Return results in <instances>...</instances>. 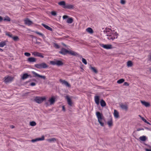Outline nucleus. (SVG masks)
Returning a JSON list of instances; mask_svg holds the SVG:
<instances>
[{"mask_svg":"<svg viewBox=\"0 0 151 151\" xmlns=\"http://www.w3.org/2000/svg\"><path fill=\"white\" fill-rule=\"evenodd\" d=\"M106 35L107 36V38L109 40H113L117 38L118 34L114 30L112 31L111 29L106 28Z\"/></svg>","mask_w":151,"mask_h":151,"instance_id":"1","label":"nucleus"},{"mask_svg":"<svg viewBox=\"0 0 151 151\" xmlns=\"http://www.w3.org/2000/svg\"><path fill=\"white\" fill-rule=\"evenodd\" d=\"M57 96H52L51 97L49 98L48 102L45 103V104L47 105V106L53 105L57 100Z\"/></svg>","mask_w":151,"mask_h":151,"instance_id":"2","label":"nucleus"},{"mask_svg":"<svg viewBox=\"0 0 151 151\" xmlns=\"http://www.w3.org/2000/svg\"><path fill=\"white\" fill-rule=\"evenodd\" d=\"M96 116L98 119V121L101 126H104V123L102 122L103 119V116L102 114L100 112L97 111L96 113Z\"/></svg>","mask_w":151,"mask_h":151,"instance_id":"3","label":"nucleus"},{"mask_svg":"<svg viewBox=\"0 0 151 151\" xmlns=\"http://www.w3.org/2000/svg\"><path fill=\"white\" fill-rule=\"evenodd\" d=\"M35 67L37 68L41 69L47 68L48 67V66L45 63H42L35 64Z\"/></svg>","mask_w":151,"mask_h":151,"instance_id":"4","label":"nucleus"},{"mask_svg":"<svg viewBox=\"0 0 151 151\" xmlns=\"http://www.w3.org/2000/svg\"><path fill=\"white\" fill-rule=\"evenodd\" d=\"M46 98L45 97H36L35 99V101L38 104H40L43 101L45 100Z\"/></svg>","mask_w":151,"mask_h":151,"instance_id":"5","label":"nucleus"},{"mask_svg":"<svg viewBox=\"0 0 151 151\" xmlns=\"http://www.w3.org/2000/svg\"><path fill=\"white\" fill-rule=\"evenodd\" d=\"M4 82L6 83L12 82L13 80V78L10 76L5 77L4 78Z\"/></svg>","mask_w":151,"mask_h":151,"instance_id":"6","label":"nucleus"},{"mask_svg":"<svg viewBox=\"0 0 151 151\" xmlns=\"http://www.w3.org/2000/svg\"><path fill=\"white\" fill-rule=\"evenodd\" d=\"M32 73L33 74V75L34 77H38L39 78H42L44 80H45L46 78V77L45 76L40 75L35 72V71H33L32 72Z\"/></svg>","mask_w":151,"mask_h":151,"instance_id":"7","label":"nucleus"},{"mask_svg":"<svg viewBox=\"0 0 151 151\" xmlns=\"http://www.w3.org/2000/svg\"><path fill=\"white\" fill-rule=\"evenodd\" d=\"M60 82L61 84L63 85H65L66 86L70 87H71V85L70 84H69L67 81H65V80H63L62 79H60Z\"/></svg>","mask_w":151,"mask_h":151,"instance_id":"8","label":"nucleus"},{"mask_svg":"<svg viewBox=\"0 0 151 151\" xmlns=\"http://www.w3.org/2000/svg\"><path fill=\"white\" fill-rule=\"evenodd\" d=\"M33 55L35 56L41 58H43L44 56L42 55V54L37 52L36 51L34 52H32Z\"/></svg>","mask_w":151,"mask_h":151,"instance_id":"9","label":"nucleus"},{"mask_svg":"<svg viewBox=\"0 0 151 151\" xmlns=\"http://www.w3.org/2000/svg\"><path fill=\"white\" fill-rule=\"evenodd\" d=\"M68 52V50L65 49V48H63L59 52V53L63 55H65Z\"/></svg>","mask_w":151,"mask_h":151,"instance_id":"10","label":"nucleus"},{"mask_svg":"<svg viewBox=\"0 0 151 151\" xmlns=\"http://www.w3.org/2000/svg\"><path fill=\"white\" fill-rule=\"evenodd\" d=\"M101 46L106 49H111L112 48V46L111 45H104L102 44L101 45Z\"/></svg>","mask_w":151,"mask_h":151,"instance_id":"11","label":"nucleus"},{"mask_svg":"<svg viewBox=\"0 0 151 151\" xmlns=\"http://www.w3.org/2000/svg\"><path fill=\"white\" fill-rule=\"evenodd\" d=\"M64 8L67 9H74V6L73 5L69 4H66V5L65 6V7H64Z\"/></svg>","mask_w":151,"mask_h":151,"instance_id":"12","label":"nucleus"},{"mask_svg":"<svg viewBox=\"0 0 151 151\" xmlns=\"http://www.w3.org/2000/svg\"><path fill=\"white\" fill-rule=\"evenodd\" d=\"M65 98L67 100L68 104V105L70 106H71L72 104V102L71 99L68 96H66Z\"/></svg>","mask_w":151,"mask_h":151,"instance_id":"13","label":"nucleus"},{"mask_svg":"<svg viewBox=\"0 0 151 151\" xmlns=\"http://www.w3.org/2000/svg\"><path fill=\"white\" fill-rule=\"evenodd\" d=\"M36 61V59L33 57H30L27 59V61L30 63L35 62Z\"/></svg>","mask_w":151,"mask_h":151,"instance_id":"14","label":"nucleus"},{"mask_svg":"<svg viewBox=\"0 0 151 151\" xmlns=\"http://www.w3.org/2000/svg\"><path fill=\"white\" fill-rule=\"evenodd\" d=\"M120 106L121 108L123 110L127 111L128 109L127 105L126 104H120Z\"/></svg>","mask_w":151,"mask_h":151,"instance_id":"15","label":"nucleus"},{"mask_svg":"<svg viewBox=\"0 0 151 151\" xmlns=\"http://www.w3.org/2000/svg\"><path fill=\"white\" fill-rule=\"evenodd\" d=\"M24 23L28 25H30L32 24V22L28 19H26L24 20Z\"/></svg>","mask_w":151,"mask_h":151,"instance_id":"16","label":"nucleus"},{"mask_svg":"<svg viewBox=\"0 0 151 151\" xmlns=\"http://www.w3.org/2000/svg\"><path fill=\"white\" fill-rule=\"evenodd\" d=\"M141 102L142 105H144L146 107H149L150 106V104L149 103L145 101H141Z\"/></svg>","mask_w":151,"mask_h":151,"instance_id":"17","label":"nucleus"},{"mask_svg":"<svg viewBox=\"0 0 151 151\" xmlns=\"http://www.w3.org/2000/svg\"><path fill=\"white\" fill-rule=\"evenodd\" d=\"M42 25L47 29L52 31V29L48 26L43 23H42Z\"/></svg>","mask_w":151,"mask_h":151,"instance_id":"18","label":"nucleus"},{"mask_svg":"<svg viewBox=\"0 0 151 151\" xmlns=\"http://www.w3.org/2000/svg\"><path fill=\"white\" fill-rule=\"evenodd\" d=\"M95 101L96 104H99V96H95Z\"/></svg>","mask_w":151,"mask_h":151,"instance_id":"19","label":"nucleus"},{"mask_svg":"<svg viewBox=\"0 0 151 151\" xmlns=\"http://www.w3.org/2000/svg\"><path fill=\"white\" fill-rule=\"evenodd\" d=\"M68 53L71 55L74 56H77L78 55V54L73 51H68Z\"/></svg>","mask_w":151,"mask_h":151,"instance_id":"20","label":"nucleus"},{"mask_svg":"<svg viewBox=\"0 0 151 151\" xmlns=\"http://www.w3.org/2000/svg\"><path fill=\"white\" fill-rule=\"evenodd\" d=\"M57 139L55 138H53L47 139V141L50 142H55L56 141Z\"/></svg>","mask_w":151,"mask_h":151,"instance_id":"21","label":"nucleus"},{"mask_svg":"<svg viewBox=\"0 0 151 151\" xmlns=\"http://www.w3.org/2000/svg\"><path fill=\"white\" fill-rule=\"evenodd\" d=\"M58 4L59 5L63 6V7L64 8V7H65L66 4L65 1H62L58 2Z\"/></svg>","mask_w":151,"mask_h":151,"instance_id":"22","label":"nucleus"},{"mask_svg":"<svg viewBox=\"0 0 151 151\" xmlns=\"http://www.w3.org/2000/svg\"><path fill=\"white\" fill-rule=\"evenodd\" d=\"M100 103L102 107H104L106 106V103L105 101L103 100H101Z\"/></svg>","mask_w":151,"mask_h":151,"instance_id":"23","label":"nucleus"},{"mask_svg":"<svg viewBox=\"0 0 151 151\" xmlns=\"http://www.w3.org/2000/svg\"><path fill=\"white\" fill-rule=\"evenodd\" d=\"M6 45V41H2L0 42V47H3Z\"/></svg>","mask_w":151,"mask_h":151,"instance_id":"24","label":"nucleus"},{"mask_svg":"<svg viewBox=\"0 0 151 151\" xmlns=\"http://www.w3.org/2000/svg\"><path fill=\"white\" fill-rule=\"evenodd\" d=\"M114 116L115 117L117 118L119 116V113L116 110H114Z\"/></svg>","mask_w":151,"mask_h":151,"instance_id":"25","label":"nucleus"},{"mask_svg":"<svg viewBox=\"0 0 151 151\" xmlns=\"http://www.w3.org/2000/svg\"><path fill=\"white\" fill-rule=\"evenodd\" d=\"M73 19L72 18H69L67 20V22L69 24H71L73 23Z\"/></svg>","mask_w":151,"mask_h":151,"instance_id":"26","label":"nucleus"},{"mask_svg":"<svg viewBox=\"0 0 151 151\" xmlns=\"http://www.w3.org/2000/svg\"><path fill=\"white\" fill-rule=\"evenodd\" d=\"M29 76V75H28L27 73H24L23 75L22 76V78L23 80H24L27 78Z\"/></svg>","mask_w":151,"mask_h":151,"instance_id":"27","label":"nucleus"},{"mask_svg":"<svg viewBox=\"0 0 151 151\" xmlns=\"http://www.w3.org/2000/svg\"><path fill=\"white\" fill-rule=\"evenodd\" d=\"M63 64V63L61 61L57 60L56 61V65L58 66L62 65Z\"/></svg>","mask_w":151,"mask_h":151,"instance_id":"28","label":"nucleus"},{"mask_svg":"<svg viewBox=\"0 0 151 151\" xmlns=\"http://www.w3.org/2000/svg\"><path fill=\"white\" fill-rule=\"evenodd\" d=\"M139 139L142 141H145L146 139V137L145 136H142L139 137Z\"/></svg>","mask_w":151,"mask_h":151,"instance_id":"29","label":"nucleus"},{"mask_svg":"<svg viewBox=\"0 0 151 151\" xmlns=\"http://www.w3.org/2000/svg\"><path fill=\"white\" fill-rule=\"evenodd\" d=\"M3 20L5 21L9 22L11 21V19L8 16H6L5 17H4Z\"/></svg>","mask_w":151,"mask_h":151,"instance_id":"30","label":"nucleus"},{"mask_svg":"<svg viewBox=\"0 0 151 151\" xmlns=\"http://www.w3.org/2000/svg\"><path fill=\"white\" fill-rule=\"evenodd\" d=\"M86 31L89 33H92L93 32V29L90 27H88L86 29Z\"/></svg>","mask_w":151,"mask_h":151,"instance_id":"31","label":"nucleus"},{"mask_svg":"<svg viewBox=\"0 0 151 151\" xmlns=\"http://www.w3.org/2000/svg\"><path fill=\"white\" fill-rule=\"evenodd\" d=\"M127 65L128 67L132 66L133 65L132 62L131 61H128L127 63Z\"/></svg>","mask_w":151,"mask_h":151,"instance_id":"32","label":"nucleus"},{"mask_svg":"<svg viewBox=\"0 0 151 151\" xmlns=\"http://www.w3.org/2000/svg\"><path fill=\"white\" fill-rule=\"evenodd\" d=\"M37 141H39L43 140L45 139V137L43 135L42 136V137L41 138H37Z\"/></svg>","mask_w":151,"mask_h":151,"instance_id":"33","label":"nucleus"},{"mask_svg":"<svg viewBox=\"0 0 151 151\" xmlns=\"http://www.w3.org/2000/svg\"><path fill=\"white\" fill-rule=\"evenodd\" d=\"M124 79H121L117 81V83L119 84H121L124 82Z\"/></svg>","mask_w":151,"mask_h":151,"instance_id":"34","label":"nucleus"},{"mask_svg":"<svg viewBox=\"0 0 151 151\" xmlns=\"http://www.w3.org/2000/svg\"><path fill=\"white\" fill-rule=\"evenodd\" d=\"M107 124L109 127L112 126L113 125V122L112 119H111L110 121H108L107 122Z\"/></svg>","mask_w":151,"mask_h":151,"instance_id":"35","label":"nucleus"},{"mask_svg":"<svg viewBox=\"0 0 151 151\" xmlns=\"http://www.w3.org/2000/svg\"><path fill=\"white\" fill-rule=\"evenodd\" d=\"M5 34L6 35L12 38V35L11 34V33L9 32H6Z\"/></svg>","mask_w":151,"mask_h":151,"instance_id":"36","label":"nucleus"},{"mask_svg":"<svg viewBox=\"0 0 151 151\" xmlns=\"http://www.w3.org/2000/svg\"><path fill=\"white\" fill-rule=\"evenodd\" d=\"M30 124L31 126H34L36 125V124L35 122L32 121L30 122Z\"/></svg>","mask_w":151,"mask_h":151,"instance_id":"37","label":"nucleus"},{"mask_svg":"<svg viewBox=\"0 0 151 151\" xmlns=\"http://www.w3.org/2000/svg\"><path fill=\"white\" fill-rule=\"evenodd\" d=\"M54 47L55 48H56L57 49H58L60 47V46L55 43H54Z\"/></svg>","mask_w":151,"mask_h":151,"instance_id":"38","label":"nucleus"},{"mask_svg":"<svg viewBox=\"0 0 151 151\" xmlns=\"http://www.w3.org/2000/svg\"><path fill=\"white\" fill-rule=\"evenodd\" d=\"M12 38L14 41H17L19 39L18 37L17 36H15L14 37H12Z\"/></svg>","mask_w":151,"mask_h":151,"instance_id":"39","label":"nucleus"},{"mask_svg":"<svg viewBox=\"0 0 151 151\" xmlns=\"http://www.w3.org/2000/svg\"><path fill=\"white\" fill-rule=\"evenodd\" d=\"M91 69L95 73H97V70L96 69V68L94 67H91Z\"/></svg>","mask_w":151,"mask_h":151,"instance_id":"40","label":"nucleus"},{"mask_svg":"<svg viewBox=\"0 0 151 151\" xmlns=\"http://www.w3.org/2000/svg\"><path fill=\"white\" fill-rule=\"evenodd\" d=\"M35 32L36 34L38 35H39L43 37L44 36V35L43 34H42V33H40L38 31H35Z\"/></svg>","mask_w":151,"mask_h":151,"instance_id":"41","label":"nucleus"},{"mask_svg":"<svg viewBox=\"0 0 151 151\" xmlns=\"http://www.w3.org/2000/svg\"><path fill=\"white\" fill-rule=\"evenodd\" d=\"M82 62L85 65H86L87 64V62L86 60L83 58H82Z\"/></svg>","mask_w":151,"mask_h":151,"instance_id":"42","label":"nucleus"},{"mask_svg":"<svg viewBox=\"0 0 151 151\" xmlns=\"http://www.w3.org/2000/svg\"><path fill=\"white\" fill-rule=\"evenodd\" d=\"M50 63L53 65H56V61H51L50 62Z\"/></svg>","mask_w":151,"mask_h":151,"instance_id":"43","label":"nucleus"},{"mask_svg":"<svg viewBox=\"0 0 151 151\" xmlns=\"http://www.w3.org/2000/svg\"><path fill=\"white\" fill-rule=\"evenodd\" d=\"M24 55L25 56L27 57H29L31 55V54L28 52H25Z\"/></svg>","mask_w":151,"mask_h":151,"instance_id":"44","label":"nucleus"},{"mask_svg":"<svg viewBox=\"0 0 151 151\" xmlns=\"http://www.w3.org/2000/svg\"><path fill=\"white\" fill-rule=\"evenodd\" d=\"M51 14L53 16H56L57 14L56 12L54 11H52L51 12Z\"/></svg>","mask_w":151,"mask_h":151,"instance_id":"45","label":"nucleus"},{"mask_svg":"<svg viewBox=\"0 0 151 151\" xmlns=\"http://www.w3.org/2000/svg\"><path fill=\"white\" fill-rule=\"evenodd\" d=\"M126 3L125 1L124 0H121V3L122 4H124Z\"/></svg>","mask_w":151,"mask_h":151,"instance_id":"46","label":"nucleus"},{"mask_svg":"<svg viewBox=\"0 0 151 151\" xmlns=\"http://www.w3.org/2000/svg\"><path fill=\"white\" fill-rule=\"evenodd\" d=\"M124 85L128 86L129 85V84L127 82H125L124 83Z\"/></svg>","mask_w":151,"mask_h":151,"instance_id":"47","label":"nucleus"},{"mask_svg":"<svg viewBox=\"0 0 151 151\" xmlns=\"http://www.w3.org/2000/svg\"><path fill=\"white\" fill-rule=\"evenodd\" d=\"M36 85V83L34 82L31 83H30V85L32 86H34Z\"/></svg>","mask_w":151,"mask_h":151,"instance_id":"48","label":"nucleus"},{"mask_svg":"<svg viewBox=\"0 0 151 151\" xmlns=\"http://www.w3.org/2000/svg\"><path fill=\"white\" fill-rule=\"evenodd\" d=\"M142 120L143 121L145 122H146L147 120L143 117L141 118Z\"/></svg>","mask_w":151,"mask_h":151,"instance_id":"49","label":"nucleus"},{"mask_svg":"<svg viewBox=\"0 0 151 151\" xmlns=\"http://www.w3.org/2000/svg\"><path fill=\"white\" fill-rule=\"evenodd\" d=\"M68 16L65 15L63 16V18L64 19H65L68 18Z\"/></svg>","mask_w":151,"mask_h":151,"instance_id":"50","label":"nucleus"},{"mask_svg":"<svg viewBox=\"0 0 151 151\" xmlns=\"http://www.w3.org/2000/svg\"><path fill=\"white\" fill-rule=\"evenodd\" d=\"M31 141L32 142H37V138H36L35 139H32L31 140Z\"/></svg>","mask_w":151,"mask_h":151,"instance_id":"51","label":"nucleus"},{"mask_svg":"<svg viewBox=\"0 0 151 151\" xmlns=\"http://www.w3.org/2000/svg\"><path fill=\"white\" fill-rule=\"evenodd\" d=\"M62 110L64 111H65V108L64 106H62Z\"/></svg>","mask_w":151,"mask_h":151,"instance_id":"52","label":"nucleus"},{"mask_svg":"<svg viewBox=\"0 0 151 151\" xmlns=\"http://www.w3.org/2000/svg\"><path fill=\"white\" fill-rule=\"evenodd\" d=\"M144 129L142 128H138L137 129V131H139L140 130H144Z\"/></svg>","mask_w":151,"mask_h":151,"instance_id":"53","label":"nucleus"},{"mask_svg":"<svg viewBox=\"0 0 151 151\" xmlns=\"http://www.w3.org/2000/svg\"><path fill=\"white\" fill-rule=\"evenodd\" d=\"M3 20L2 17L0 16V22H1Z\"/></svg>","mask_w":151,"mask_h":151,"instance_id":"54","label":"nucleus"},{"mask_svg":"<svg viewBox=\"0 0 151 151\" xmlns=\"http://www.w3.org/2000/svg\"><path fill=\"white\" fill-rule=\"evenodd\" d=\"M145 150L146 151H151V150L149 149H145Z\"/></svg>","mask_w":151,"mask_h":151,"instance_id":"55","label":"nucleus"},{"mask_svg":"<svg viewBox=\"0 0 151 151\" xmlns=\"http://www.w3.org/2000/svg\"><path fill=\"white\" fill-rule=\"evenodd\" d=\"M145 123L148 124L150 125H151V124L149 122H147V121L146 122H145Z\"/></svg>","mask_w":151,"mask_h":151,"instance_id":"56","label":"nucleus"},{"mask_svg":"<svg viewBox=\"0 0 151 151\" xmlns=\"http://www.w3.org/2000/svg\"><path fill=\"white\" fill-rule=\"evenodd\" d=\"M11 127L12 128H14V126L13 125H12L11 126Z\"/></svg>","mask_w":151,"mask_h":151,"instance_id":"57","label":"nucleus"},{"mask_svg":"<svg viewBox=\"0 0 151 151\" xmlns=\"http://www.w3.org/2000/svg\"><path fill=\"white\" fill-rule=\"evenodd\" d=\"M0 51H1V52H2L3 51V50L2 49L0 48Z\"/></svg>","mask_w":151,"mask_h":151,"instance_id":"58","label":"nucleus"},{"mask_svg":"<svg viewBox=\"0 0 151 151\" xmlns=\"http://www.w3.org/2000/svg\"><path fill=\"white\" fill-rule=\"evenodd\" d=\"M141 119V118L142 117L140 115H139L138 116Z\"/></svg>","mask_w":151,"mask_h":151,"instance_id":"59","label":"nucleus"},{"mask_svg":"<svg viewBox=\"0 0 151 151\" xmlns=\"http://www.w3.org/2000/svg\"><path fill=\"white\" fill-rule=\"evenodd\" d=\"M146 129H148V128L147 127H146L145 128Z\"/></svg>","mask_w":151,"mask_h":151,"instance_id":"60","label":"nucleus"},{"mask_svg":"<svg viewBox=\"0 0 151 151\" xmlns=\"http://www.w3.org/2000/svg\"><path fill=\"white\" fill-rule=\"evenodd\" d=\"M150 59L151 60V57L150 58Z\"/></svg>","mask_w":151,"mask_h":151,"instance_id":"61","label":"nucleus"}]
</instances>
